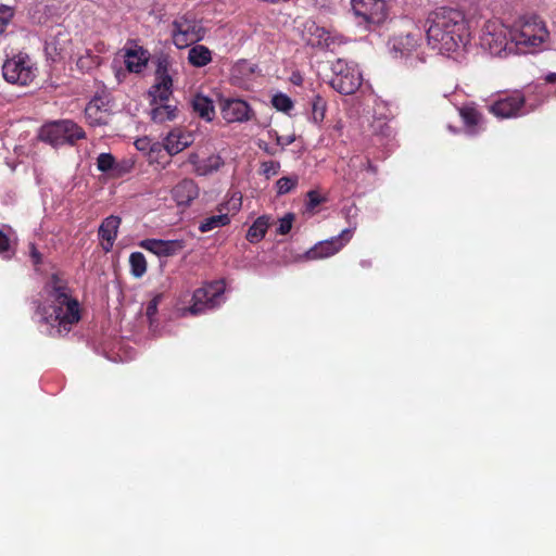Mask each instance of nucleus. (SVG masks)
<instances>
[{"label": "nucleus", "instance_id": "f257e3e1", "mask_svg": "<svg viewBox=\"0 0 556 556\" xmlns=\"http://www.w3.org/2000/svg\"><path fill=\"white\" fill-rule=\"evenodd\" d=\"M45 301L35 313L42 333L62 337L80 319L79 303L71 295L66 283L53 275L43 289Z\"/></svg>", "mask_w": 556, "mask_h": 556}, {"label": "nucleus", "instance_id": "f03ea898", "mask_svg": "<svg viewBox=\"0 0 556 556\" xmlns=\"http://www.w3.org/2000/svg\"><path fill=\"white\" fill-rule=\"evenodd\" d=\"M428 45L441 54L457 52L469 41V31L464 14L452 8H437L425 22Z\"/></svg>", "mask_w": 556, "mask_h": 556}, {"label": "nucleus", "instance_id": "7ed1b4c3", "mask_svg": "<svg viewBox=\"0 0 556 556\" xmlns=\"http://www.w3.org/2000/svg\"><path fill=\"white\" fill-rule=\"evenodd\" d=\"M515 54H535L551 46V33L546 22L539 15H523L509 26Z\"/></svg>", "mask_w": 556, "mask_h": 556}, {"label": "nucleus", "instance_id": "20e7f679", "mask_svg": "<svg viewBox=\"0 0 556 556\" xmlns=\"http://www.w3.org/2000/svg\"><path fill=\"white\" fill-rule=\"evenodd\" d=\"M511 43L509 26L504 25L498 20L485 22L480 35L482 49L488 50L492 55L505 56L515 54Z\"/></svg>", "mask_w": 556, "mask_h": 556}, {"label": "nucleus", "instance_id": "39448f33", "mask_svg": "<svg viewBox=\"0 0 556 556\" xmlns=\"http://www.w3.org/2000/svg\"><path fill=\"white\" fill-rule=\"evenodd\" d=\"M331 71L329 84L339 93L352 94L362 86L363 75L356 63L338 59L332 63Z\"/></svg>", "mask_w": 556, "mask_h": 556}, {"label": "nucleus", "instance_id": "423d86ee", "mask_svg": "<svg viewBox=\"0 0 556 556\" xmlns=\"http://www.w3.org/2000/svg\"><path fill=\"white\" fill-rule=\"evenodd\" d=\"M39 137L42 141L58 147L66 143L74 144L77 140L85 138V131L73 121L62 119L42 126Z\"/></svg>", "mask_w": 556, "mask_h": 556}, {"label": "nucleus", "instance_id": "0eeeda50", "mask_svg": "<svg viewBox=\"0 0 556 556\" xmlns=\"http://www.w3.org/2000/svg\"><path fill=\"white\" fill-rule=\"evenodd\" d=\"M421 37L419 34H406L393 36L389 42V50L393 58L405 59L409 67H417L425 63V56L418 51Z\"/></svg>", "mask_w": 556, "mask_h": 556}, {"label": "nucleus", "instance_id": "6e6552de", "mask_svg": "<svg viewBox=\"0 0 556 556\" xmlns=\"http://www.w3.org/2000/svg\"><path fill=\"white\" fill-rule=\"evenodd\" d=\"M2 73L8 83L27 86L35 79L37 67L27 54L18 53L4 62Z\"/></svg>", "mask_w": 556, "mask_h": 556}, {"label": "nucleus", "instance_id": "1a4fd4ad", "mask_svg": "<svg viewBox=\"0 0 556 556\" xmlns=\"http://www.w3.org/2000/svg\"><path fill=\"white\" fill-rule=\"evenodd\" d=\"M204 28L201 22L194 17L184 15L173 23L172 37L173 42L178 49H184L198 42L204 37Z\"/></svg>", "mask_w": 556, "mask_h": 556}, {"label": "nucleus", "instance_id": "9d476101", "mask_svg": "<svg viewBox=\"0 0 556 556\" xmlns=\"http://www.w3.org/2000/svg\"><path fill=\"white\" fill-rule=\"evenodd\" d=\"M192 305L189 312L193 315L202 314L218 307L224 302V286L220 281L208 283L194 291Z\"/></svg>", "mask_w": 556, "mask_h": 556}, {"label": "nucleus", "instance_id": "9b49d317", "mask_svg": "<svg viewBox=\"0 0 556 556\" xmlns=\"http://www.w3.org/2000/svg\"><path fill=\"white\" fill-rule=\"evenodd\" d=\"M173 93V78L170 76V62L168 58L161 56L156 71H155V83L149 90L151 98L150 103H163L169 102V98Z\"/></svg>", "mask_w": 556, "mask_h": 556}, {"label": "nucleus", "instance_id": "f8f14e48", "mask_svg": "<svg viewBox=\"0 0 556 556\" xmlns=\"http://www.w3.org/2000/svg\"><path fill=\"white\" fill-rule=\"evenodd\" d=\"M534 109L535 105L528 103L527 99L518 91L505 96L490 105V112L501 118L521 116Z\"/></svg>", "mask_w": 556, "mask_h": 556}, {"label": "nucleus", "instance_id": "ddd939ff", "mask_svg": "<svg viewBox=\"0 0 556 556\" xmlns=\"http://www.w3.org/2000/svg\"><path fill=\"white\" fill-rule=\"evenodd\" d=\"M352 10L358 24H380L387 18L386 3L382 0H351Z\"/></svg>", "mask_w": 556, "mask_h": 556}, {"label": "nucleus", "instance_id": "4468645a", "mask_svg": "<svg viewBox=\"0 0 556 556\" xmlns=\"http://www.w3.org/2000/svg\"><path fill=\"white\" fill-rule=\"evenodd\" d=\"M353 229H343L338 237L319 241L306 252L309 260L325 258L338 253L352 238Z\"/></svg>", "mask_w": 556, "mask_h": 556}, {"label": "nucleus", "instance_id": "2eb2a0df", "mask_svg": "<svg viewBox=\"0 0 556 556\" xmlns=\"http://www.w3.org/2000/svg\"><path fill=\"white\" fill-rule=\"evenodd\" d=\"M223 118L227 123H243L251 118L252 110L242 99L228 98L222 102Z\"/></svg>", "mask_w": 556, "mask_h": 556}, {"label": "nucleus", "instance_id": "dca6fc26", "mask_svg": "<svg viewBox=\"0 0 556 556\" xmlns=\"http://www.w3.org/2000/svg\"><path fill=\"white\" fill-rule=\"evenodd\" d=\"M85 116L91 126H102L110 119L109 100L105 96H96L87 104Z\"/></svg>", "mask_w": 556, "mask_h": 556}, {"label": "nucleus", "instance_id": "f3484780", "mask_svg": "<svg viewBox=\"0 0 556 556\" xmlns=\"http://www.w3.org/2000/svg\"><path fill=\"white\" fill-rule=\"evenodd\" d=\"M139 245L160 257H167L178 254L185 248V242L182 240L144 239L139 242Z\"/></svg>", "mask_w": 556, "mask_h": 556}, {"label": "nucleus", "instance_id": "a211bd4d", "mask_svg": "<svg viewBox=\"0 0 556 556\" xmlns=\"http://www.w3.org/2000/svg\"><path fill=\"white\" fill-rule=\"evenodd\" d=\"M194 142L191 131L174 128L164 138V149L169 155H176Z\"/></svg>", "mask_w": 556, "mask_h": 556}, {"label": "nucleus", "instance_id": "6ab92c4d", "mask_svg": "<svg viewBox=\"0 0 556 556\" xmlns=\"http://www.w3.org/2000/svg\"><path fill=\"white\" fill-rule=\"evenodd\" d=\"M170 193L178 206H189L199 197L200 189L193 179L185 178L173 187Z\"/></svg>", "mask_w": 556, "mask_h": 556}, {"label": "nucleus", "instance_id": "aec40b11", "mask_svg": "<svg viewBox=\"0 0 556 556\" xmlns=\"http://www.w3.org/2000/svg\"><path fill=\"white\" fill-rule=\"evenodd\" d=\"M149 52L142 47L134 46L125 49L124 62L131 73H140L149 61Z\"/></svg>", "mask_w": 556, "mask_h": 556}, {"label": "nucleus", "instance_id": "412c9836", "mask_svg": "<svg viewBox=\"0 0 556 556\" xmlns=\"http://www.w3.org/2000/svg\"><path fill=\"white\" fill-rule=\"evenodd\" d=\"M121 225V218L118 216L111 215L106 217L99 227V236L105 241L103 249L110 251L117 237V230Z\"/></svg>", "mask_w": 556, "mask_h": 556}, {"label": "nucleus", "instance_id": "4be33fe9", "mask_svg": "<svg viewBox=\"0 0 556 556\" xmlns=\"http://www.w3.org/2000/svg\"><path fill=\"white\" fill-rule=\"evenodd\" d=\"M150 117L156 124H163L176 119L178 109L169 102L150 103Z\"/></svg>", "mask_w": 556, "mask_h": 556}, {"label": "nucleus", "instance_id": "5701e85b", "mask_svg": "<svg viewBox=\"0 0 556 556\" xmlns=\"http://www.w3.org/2000/svg\"><path fill=\"white\" fill-rule=\"evenodd\" d=\"M193 111L206 122L213 121L215 109L213 101L203 94H195L191 100Z\"/></svg>", "mask_w": 556, "mask_h": 556}, {"label": "nucleus", "instance_id": "b1692460", "mask_svg": "<svg viewBox=\"0 0 556 556\" xmlns=\"http://www.w3.org/2000/svg\"><path fill=\"white\" fill-rule=\"evenodd\" d=\"M188 61L194 67H203L212 61V52L203 45H195L188 52Z\"/></svg>", "mask_w": 556, "mask_h": 556}, {"label": "nucleus", "instance_id": "393cba45", "mask_svg": "<svg viewBox=\"0 0 556 556\" xmlns=\"http://www.w3.org/2000/svg\"><path fill=\"white\" fill-rule=\"evenodd\" d=\"M269 227V218L267 216H260L249 228L247 232V240L250 243L260 242L266 235Z\"/></svg>", "mask_w": 556, "mask_h": 556}, {"label": "nucleus", "instance_id": "a878e982", "mask_svg": "<svg viewBox=\"0 0 556 556\" xmlns=\"http://www.w3.org/2000/svg\"><path fill=\"white\" fill-rule=\"evenodd\" d=\"M224 165L223 159L218 154H212L201 160V164L197 166L198 176H208L217 172Z\"/></svg>", "mask_w": 556, "mask_h": 556}, {"label": "nucleus", "instance_id": "bb28decb", "mask_svg": "<svg viewBox=\"0 0 556 556\" xmlns=\"http://www.w3.org/2000/svg\"><path fill=\"white\" fill-rule=\"evenodd\" d=\"M230 223V217L226 213H219L204 218L200 225L199 230L201 232H208L216 228L224 227Z\"/></svg>", "mask_w": 556, "mask_h": 556}, {"label": "nucleus", "instance_id": "cd10ccee", "mask_svg": "<svg viewBox=\"0 0 556 556\" xmlns=\"http://www.w3.org/2000/svg\"><path fill=\"white\" fill-rule=\"evenodd\" d=\"M459 115L468 128V132L470 135L476 134V127H478L481 123V115L480 113L471 106H464L459 110Z\"/></svg>", "mask_w": 556, "mask_h": 556}, {"label": "nucleus", "instance_id": "c85d7f7f", "mask_svg": "<svg viewBox=\"0 0 556 556\" xmlns=\"http://www.w3.org/2000/svg\"><path fill=\"white\" fill-rule=\"evenodd\" d=\"M130 273L135 278H141L147 271V260L141 252H132L129 256Z\"/></svg>", "mask_w": 556, "mask_h": 556}, {"label": "nucleus", "instance_id": "c756f323", "mask_svg": "<svg viewBox=\"0 0 556 556\" xmlns=\"http://www.w3.org/2000/svg\"><path fill=\"white\" fill-rule=\"evenodd\" d=\"M299 184V177L296 175L285 176L277 180L276 192L277 195H283L292 191Z\"/></svg>", "mask_w": 556, "mask_h": 556}, {"label": "nucleus", "instance_id": "7c9ffc66", "mask_svg": "<svg viewBox=\"0 0 556 556\" xmlns=\"http://www.w3.org/2000/svg\"><path fill=\"white\" fill-rule=\"evenodd\" d=\"M271 104L278 111H281L285 113L289 112L293 108L292 100L285 93L275 94L271 99Z\"/></svg>", "mask_w": 556, "mask_h": 556}, {"label": "nucleus", "instance_id": "2f4dec72", "mask_svg": "<svg viewBox=\"0 0 556 556\" xmlns=\"http://www.w3.org/2000/svg\"><path fill=\"white\" fill-rule=\"evenodd\" d=\"M162 300V294L154 295L146 306V316L150 323V327H153L154 316L157 312V306Z\"/></svg>", "mask_w": 556, "mask_h": 556}, {"label": "nucleus", "instance_id": "473e14b6", "mask_svg": "<svg viewBox=\"0 0 556 556\" xmlns=\"http://www.w3.org/2000/svg\"><path fill=\"white\" fill-rule=\"evenodd\" d=\"M115 160L110 153H101L97 159V167L100 172H109L113 168Z\"/></svg>", "mask_w": 556, "mask_h": 556}, {"label": "nucleus", "instance_id": "72a5a7b5", "mask_svg": "<svg viewBox=\"0 0 556 556\" xmlns=\"http://www.w3.org/2000/svg\"><path fill=\"white\" fill-rule=\"evenodd\" d=\"M280 163L277 161H266L261 164V174L267 179L279 173Z\"/></svg>", "mask_w": 556, "mask_h": 556}, {"label": "nucleus", "instance_id": "f704fd0d", "mask_svg": "<svg viewBox=\"0 0 556 556\" xmlns=\"http://www.w3.org/2000/svg\"><path fill=\"white\" fill-rule=\"evenodd\" d=\"M12 17L13 11L10 8L4 7L0 9V36L4 33Z\"/></svg>", "mask_w": 556, "mask_h": 556}, {"label": "nucleus", "instance_id": "c9c22d12", "mask_svg": "<svg viewBox=\"0 0 556 556\" xmlns=\"http://www.w3.org/2000/svg\"><path fill=\"white\" fill-rule=\"evenodd\" d=\"M293 219H294V215L292 213H288L282 218H280L279 227L277 229L278 232L280 235H287L292 228Z\"/></svg>", "mask_w": 556, "mask_h": 556}, {"label": "nucleus", "instance_id": "e433bc0d", "mask_svg": "<svg viewBox=\"0 0 556 556\" xmlns=\"http://www.w3.org/2000/svg\"><path fill=\"white\" fill-rule=\"evenodd\" d=\"M97 64V59L92 55H90L89 53H87V55H84V56H80L77 61V66L81 70H89L91 68L93 65Z\"/></svg>", "mask_w": 556, "mask_h": 556}, {"label": "nucleus", "instance_id": "4c0bfd02", "mask_svg": "<svg viewBox=\"0 0 556 556\" xmlns=\"http://www.w3.org/2000/svg\"><path fill=\"white\" fill-rule=\"evenodd\" d=\"M342 43H344V39L342 36L338 35V34L330 33V39L325 40V42L323 43V47L332 51V50H334L336 46H340Z\"/></svg>", "mask_w": 556, "mask_h": 556}, {"label": "nucleus", "instance_id": "58836bf2", "mask_svg": "<svg viewBox=\"0 0 556 556\" xmlns=\"http://www.w3.org/2000/svg\"><path fill=\"white\" fill-rule=\"evenodd\" d=\"M313 27L315 28L313 34L317 38V45L318 46H323L325 40L330 39V31L329 30H327V29H325L323 27L315 26V25H313Z\"/></svg>", "mask_w": 556, "mask_h": 556}, {"label": "nucleus", "instance_id": "ea45409f", "mask_svg": "<svg viewBox=\"0 0 556 556\" xmlns=\"http://www.w3.org/2000/svg\"><path fill=\"white\" fill-rule=\"evenodd\" d=\"M307 198H308V207H311V208H314L315 206L319 205L324 201V199L320 197V194L315 190L308 191Z\"/></svg>", "mask_w": 556, "mask_h": 556}, {"label": "nucleus", "instance_id": "a19ab883", "mask_svg": "<svg viewBox=\"0 0 556 556\" xmlns=\"http://www.w3.org/2000/svg\"><path fill=\"white\" fill-rule=\"evenodd\" d=\"M294 141H295L294 135L283 137V136L276 134V143L278 146H280L281 149H285L287 146L292 144Z\"/></svg>", "mask_w": 556, "mask_h": 556}, {"label": "nucleus", "instance_id": "79ce46f5", "mask_svg": "<svg viewBox=\"0 0 556 556\" xmlns=\"http://www.w3.org/2000/svg\"><path fill=\"white\" fill-rule=\"evenodd\" d=\"M11 250V241L9 237L0 230V253L9 252Z\"/></svg>", "mask_w": 556, "mask_h": 556}, {"label": "nucleus", "instance_id": "37998d69", "mask_svg": "<svg viewBox=\"0 0 556 556\" xmlns=\"http://www.w3.org/2000/svg\"><path fill=\"white\" fill-rule=\"evenodd\" d=\"M135 146L139 151L153 150V148L151 147L150 139H148L147 137L137 139L135 141Z\"/></svg>", "mask_w": 556, "mask_h": 556}, {"label": "nucleus", "instance_id": "c03bdc74", "mask_svg": "<svg viewBox=\"0 0 556 556\" xmlns=\"http://www.w3.org/2000/svg\"><path fill=\"white\" fill-rule=\"evenodd\" d=\"M257 147L269 155H275L277 153L276 149L269 147L268 143L263 140H258Z\"/></svg>", "mask_w": 556, "mask_h": 556}, {"label": "nucleus", "instance_id": "a18cd8bd", "mask_svg": "<svg viewBox=\"0 0 556 556\" xmlns=\"http://www.w3.org/2000/svg\"><path fill=\"white\" fill-rule=\"evenodd\" d=\"M188 163L193 166V170L197 174V166L201 164V159L199 157L198 153H190L188 155Z\"/></svg>", "mask_w": 556, "mask_h": 556}, {"label": "nucleus", "instance_id": "49530a36", "mask_svg": "<svg viewBox=\"0 0 556 556\" xmlns=\"http://www.w3.org/2000/svg\"><path fill=\"white\" fill-rule=\"evenodd\" d=\"M30 256L35 265H38L41 262V254L34 244H30Z\"/></svg>", "mask_w": 556, "mask_h": 556}, {"label": "nucleus", "instance_id": "de8ad7c7", "mask_svg": "<svg viewBox=\"0 0 556 556\" xmlns=\"http://www.w3.org/2000/svg\"><path fill=\"white\" fill-rule=\"evenodd\" d=\"M545 81L548 84H556V73H549L545 76Z\"/></svg>", "mask_w": 556, "mask_h": 556}, {"label": "nucleus", "instance_id": "09e8293b", "mask_svg": "<svg viewBox=\"0 0 556 556\" xmlns=\"http://www.w3.org/2000/svg\"><path fill=\"white\" fill-rule=\"evenodd\" d=\"M317 112H318V109H317V103L314 104V118L317 121V119H321L324 117V113L320 112L319 113V117L317 115Z\"/></svg>", "mask_w": 556, "mask_h": 556}, {"label": "nucleus", "instance_id": "8fccbe9b", "mask_svg": "<svg viewBox=\"0 0 556 556\" xmlns=\"http://www.w3.org/2000/svg\"><path fill=\"white\" fill-rule=\"evenodd\" d=\"M366 169L370 170L372 173H376V170H377L376 167L370 163V161L366 162Z\"/></svg>", "mask_w": 556, "mask_h": 556}, {"label": "nucleus", "instance_id": "3c124183", "mask_svg": "<svg viewBox=\"0 0 556 556\" xmlns=\"http://www.w3.org/2000/svg\"><path fill=\"white\" fill-rule=\"evenodd\" d=\"M268 134H269V137H271L276 140V134H278L277 131L270 130Z\"/></svg>", "mask_w": 556, "mask_h": 556}, {"label": "nucleus", "instance_id": "603ef678", "mask_svg": "<svg viewBox=\"0 0 556 556\" xmlns=\"http://www.w3.org/2000/svg\"><path fill=\"white\" fill-rule=\"evenodd\" d=\"M362 265H363V266H368V263H366V262H362Z\"/></svg>", "mask_w": 556, "mask_h": 556}]
</instances>
